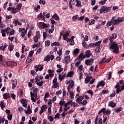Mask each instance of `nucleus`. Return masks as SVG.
I'll return each mask as SVG.
<instances>
[{
    "label": "nucleus",
    "mask_w": 124,
    "mask_h": 124,
    "mask_svg": "<svg viewBox=\"0 0 124 124\" xmlns=\"http://www.w3.org/2000/svg\"><path fill=\"white\" fill-rule=\"evenodd\" d=\"M1 33H2V36L4 37L6 36V34L8 35H13L15 33V30L14 29L11 30L9 27H7L6 29L0 30Z\"/></svg>",
    "instance_id": "f257e3e1"
},
{
    "label": "nucleus",
    "mask_w": 124,
    "mask_h": 124,
    "mask_svg": "<svg viewBox=\"0 0 124 124\" xmlns=\"http://www.w3.org/2000/svg\"><path fill=\"white\" fill-rule=\"evenodd\" d=\"M110 45L108 47L109 49H112L113 50H112V53H114V54H119V45L115 42L111 43L110 42Z\"/></svg>",
    "instance_id": "f03ea898"
},
{
    "label": "nucleus",
    "mask_w": 124,
    "mask_h": 124,
    "mask_svg": "<svg viewBox=\"0 0 124 124\" xmlns=\"http://www.w3.org/2000/svg\"><path fill=\"white\" fill-rule=\"evenodd\" d=\"M37 91H38V89L35 88L33 89V93L31 92V99L32 102H35L36 100H37Z\"/></svg>",
    "instance_id": "7ed1b4c3"
},
{
    "label": "nucleus",
    "mask_w": 124,
    "mask_h": 124,
    "mask_svg": "<svg viewBox=\"0 0 124 124\" xmlns=\"http://www.w3.org/2000/svg\"><path fill=\"white\" fill-rule=\"evenodd\" d=\"M115 18H116L115 16H113L111 18L113 26H117L119 23L124 22V19L121 17H118L117 19H115Z\"/></svg>",
    "instance_id": "20e7f679"
},
{
    "label": "nucleus",
    "mask_w": 124,
    "mask_h": 124,
    "mask_svg": "<svg viewBox=\"0 0 124 124\" xmlns=\"http://www.w3.org/2000/svg\"><path fill=\"white\" fill-rule=\"evenodd\" d=\"M114 88L115 89H116V93H121L122 91H124V84H123L121 89V86L120 85V83L119 82H117Z\"/></svg>",
    "instance_id": "39448f33"
},
{
    "label": "nucleus",
    "mask_w": 124,
    "mask_h": 124,
    "mask_svg": "<svg viewBox=\"0 0 124 124\" xmlns=\"http://www.w3.org/2000/svg\"><path fill=\"white\" fill-rule=\"evenodd\" d=\"M111 8L112 7H106L103 6L100 9V13H101V14H102L103 12H104L105 13H107V12H109L110 10H111Z\"/></svg>",
    "instance_id": "423d86ee"
},
{
    "label": "nucleus",
    "mask_w": 124,
    "mask_h": 124,
    "mask_svg": "<svg viewBox=\"0 0 124 124\" xmlns=\"http://www.w3.org/2000/svg\"><path fill=\"white\" fill-rule=\"evenodd\" d=\"M101 113H103L104 115H110L111 114V110L110 109L106 110V108H103L98 112V114L99 115Z\"/></svg>",
    "instance_id": "0eeeda50"
},
{
    "label": "nucleus",
    "mask_w": 124,
    "mask_h": 124,
    "mask_svg": "<svg viewBox=\"0 0 124 124\" xmlns=\"http://www.w3.org/2000/svg\"><path fill=\"white\" fill-rule=\"evenodd\" d=\"M40 32L39 31H36V35L33 38V40H34V42L35 43H37V42H38V39L40 38Z\"/></svg>",
    "instance_id": "6e6552de"
},
{
    "label": "nucleus",
    "mask_w": 124,
    "mask_h": 124,
    "mask_svg": "<svg viewBox=\"0 0 124 124\" xmlns=\"http://www.w3.org/2000/svg\"><path fill=\"white\" fill-rule=\"evenodd\" d=\"M63 37L62 39L67 41V42H69L70 40L69 38H68V36H69V32L68 31H66L64 34H62Z\"/></svg>",
    "instance_id": "1a4fd4ad"
},
{
    "label": "nucleus",
    "mask_w": 124,
    "mask_h": 124,
    "mask_svg": "<svg viewBox=\"0 0 124 124\" xmlns=\"http://www.w3.org/2000/svg\"><path fill=\"white\" fill-rule=\"evenodd\" d=\"M19 32H21V35L24 37L27 33V30L25 28H19L18 30Z\"/></svg>",
    "instance_id": "9d476101"
},
{
    "label": "nucleus",
    "mask_w": 124,
    "mask_h": 124,
    "mask_svg": "<svg viewBox=\"0 0 124 124\" xmlns=\"http://www.w3.org/2000/svg\"><path fill=\"white\" fill-rule=\"evenodd\" d=\"M76 2V6L77 7H81L82 6L81 2L79 0H73L72 4H75Z\"/></svg>",
    "instance_id": "9b49d317"
},
{
    "label": "nucleus",
    "mask_w": 124,
    "mask_h": 124,
    "mask_svg": "<svg viewBox=\"0 0 124 124\" xmlns=\"http://www.w3.org/2000/svg\"><path fill=\"white\" fill-rule=\"evenodd\" d=\"M7 10L8 11H12V13L16 14L18 12V10L16 8H13V7H8L7 9Z\"/></svg>",
    "instance_id": "f8f14e48"
},
{
    "label": "nucleus",
    "mask_w": 124,
    "mask_h": 124,
    "mask_svg": "<svg viewBox=\"0 0 124 124\" xmlns=\"http://www.w3.org/2000/svg\"><path fill=\"white\" fill-rule=\"evenodd\" d=\"M93 63V59H89L85 61V63L86 65H92Z\"/></svg>",
    "instance_id": "ddd939ff"
},
{
    "label": "nucleus",
    "mask_w": 124,
    "mask_h": 124,
    "mask_svg": "<svg viewBox=\"0 0 124 124\" xmlns=\"http://www.w3.org/2000/svg\"><path fill=\"white\" fill-rule=\"evenodd\" d=\"M34 67L36 68L35 71L37 72V71H42L43 70V69L44 67L43 66H41V65H37L34 66Z\"/></svg>",
    "instance_id": "4468645a"
},
{
    "label": "nucleus",
    "mask_w": 124,
    "mask_h": 124,
    "mask_svg": "<svg viewBox=\"0 0 124 124\" xmlns=\"http://www.w3.org/2000/svg\"><path fill=\"white\" fill-rule=\"evenodd\" d=\"M47 108H48V107L46 105H43L41 108V111L40 112V115H42L43 113H44L46 110H47Z\"/></svg>",
    "instance_id": "2eb2a0df"
},
{
    "label": "nucleus",
    "mask_w": 124,
    "mask_h": 124,
    "mask_svg": "<svg viewBox=\"0 0 124 124\" xmlns=\"http://www.w3.org/2000/svg\"><path fill=\"white\" fill-rule=\"evenodd\" d=\"M84 99V96H79L76 99V102L78 104H82V100Z\"/></svg>",
    "instance_id": "dca6fc26"
},
{
    "label": "nucleus",
    "mask_w": 124,
    "mask_h": 124,
    "mask_svg": "<svg viewBox=\"0 0 124 124\" xmlns=\"http://www.w3.org/2000/svg\"><path fill=\"white\" fill-rule=\"evenodd\" d=\"M64 62H65V63H66V64H67V63L70 62V56L67 55L65 56L64 58Z\"/></svg>",
    "instance_id": "f3484780"
},
{
    "label": "nucleus",
    "mask_w": 124,
    "mask_h": 124,
    "mask_svg": "<svg viewBox=\"0 0 124 124\" xmlns=\"http://www.w3.org/2000/svg\"><path fill=\"white\" fill-rule=\"evenodd\" d=\"M57 67L58 69L56 70V72L58 73H61V72H62V70H63V68H62V65L61 64H57Z\"/></svg>",
    "instance_id": "a211bd4d"
},
{
    "label": "nucleus",
    "mask_w": 124,
    "mask_h": 124,
    "mask_svg": "<svg viewBox=\"0 0 124 124\" xmlns=\"http://www.w3.org/2000/svg\"><path fill=\"white\" fill-rule=\"evenodd\" d=\"M12 89L13 90H14L16 88V86H17V80L16 79L12 80Z\"/></svg>",
    "instance_id": "6ab92c4d"
},
{
    "label": "nucleus",
    "mask_w": 124,
    "mask_h": 124,
    "mask_svg": "<svg viewBox=\"0 0 124 124\" xmlns=\"http://www.w3.org/2000/svg\"><path fill=\"white\" fill-rule=\"evenodd\" d=\"M117 38V34L116 33H113L111 37H109V41L110 43L113 42V39H115Z\"/></svg>",
    "instance_id": "aec40b11"
},
{
    "label": "nucleus",
    "mask_w": 124,
    "mask_h": 124,
    "mask_svg": "<svg viewBox=\"0 0 124 124\" xmlns=\"http://www.w3.org/2000/svg\"><path fill=\"white\" fill-rule=\"evenodd\" d=\"M13 24L15 27H17V26H21L22 25V23L18 21V20L16 19H14L13 21Z\"/></svg>",
    "instance_id": "412c9836"
},
{
    "label": "nucleus",
    "mask_w": 124,
    "mask_h": 124,
    "mask_svg": "<svg viewBox=\"0 0 124 124\" xmlns=\"http://www.w3.org/2000/svg\"><path fill=\"white\" fill-rule=\"evenodd\" d=\"M69 84V87L70 88H73L74 86V81H73V80L71 79L69 81H68L66 84L67 85Z\"/></svg>",
    "instance_id": "4be33fe9"
},
{
    "label": "nucleus",
    "mask_w": 124,
    "mask_h": 124,
    "mask_svg": "<svg viewBox=\"0 0 124 124\" xmlns=\"http://www.w3.org/2000/svg\"><path fill=\"white\" fill-rule=\"evenodd\" d=\"M92 79H93V77L92 76L87 77L85 79V84H89L90 81H91Z\"/></svg>",
    "instance_id": "5701e85b"
},
{
    "label": "nucleus",
    "mask_w": 124,
    "mask_h": 124,
    "mask_svg": "<svg viewBox=\"0 0 124 124\" xmlns=\"http://www.w3.org/2000/svg\"><path fill=\"white\" fill-rule=\"evenodd\" d=\"M39 28L40 29H45V28H48V26L47 25V24L41 22L40 23Z\"/></svg>",
    "instance_id": "b1692460"
},
{
    "label": "nucleus",
    "mask_w": 124,
    "mask_h": 124,
    "mask_svg": "<svg viewBox=\"0 0 124 124\" xmlns=\"http://www.w3.org/2000/svg\"><path fill=\"white\" fill-rule=\"evenodd\" d=\"M108 107H111V108H114L116 107V104L113 102V101L108 102Z\"/></svg>",
    "instance_id": "393cba45"
},
{
    "label": "nucleus",
    "mask_w": 124,
    "mask_h": 124,
    "mask_svg": "<svg viewBox=\"0 0 124 124\" xmlns=\"http://www.w3.org/2000/svg\"><path fill=\"white\" fill-rule=\"evenodd\" d=\"M47 72L50 77H51V78H52V77H54V70L49 69L48 70Z\"/></svg>",
    "instance_id": "a878e982"
},
{
    "label": "nucleus",
    "mask_w": 124,
    "mask_h": 124,
    "mask_svg": "<svg viewBox=\"0 0 124 124\" xmlns=\"http://www.w3.org/2000/svg\"><path fill=\"white\" fill-rule=\"evenodd\" d=\"M67 75L66 74V73H65L62 76V75L60 74L59 77V80H60V81H62V80H63V79H64V78H65V77L67 76Z\"/></svg>",
    "instance_id": "bb28decb"
},
{
    "label": "nucleus",
    "mask_w": 124,
    "mask_h": 124,
    "mask_svg": "<svg viewBox=\"0 0 124 124\" xmlns=\"http://www.w3.org/2000/svg\"><path fill=\"white\" fill-rule=\"evenodd\" d=\"M92 55V53H91V51L90 50H86L85 52V57H87V58H90Z\"/></svg>",
    "instance_id": "cd10ccee"
},
{
    "label": "nucleus",
    "mask_w": 124,
    "mask_h": 124,
    "mask_svg": "<svg viewBox=\"0 0 124 124\" xmlns=\"http://www.w3.org/2000/svg\"><path fill=\"white\" fill-rule=\"evenodd\" d=\"M105 85V82H104L103 81H102L97 85L96 88L98 89L99 87H104Z\"/></svg>",
    "instance_id": "c85d7f7f"
},
{
    "label": "nucleus",
    "mask_w": 124,
    "mask_h": 124,
    "mask_svg": "<svg viewBox=\"0 0 124 124\" xmlns=\"http://www.w3.org/2000/svg\"><path fill=\"white\" fill-rule=\"evenodd\" d=\"M85 55H84L83 53H81L78 56V60L81 62V61H83L85 59Z\"/></svg>",
    "instance_id": "c756f323"
},
{
    "label": "nucleus",
    "mask_w": 124,
    "mask_h": 124,
    "mask_svg": "<svg viewBox=\"0 0 124 124\" xmlns=\"http://www.w3.org/2000/svg\"><path fill=\"white\" fill-rule=\"evenodd\" d=\"M3 97L4 99H7V98L10 97V95L9 93H5L3 94Z\"/></svg>",
    "instance_id": "7c9ffc66"
},
{
    "label": "nucleus",
    "mask_w": 124,
    "mask_h": 124,
    "mask_svg": "<svg viewBox=\"0 0 124 124\" xmlns=\"http://www.w3.org/2000/svg\"><path fill=\"white\" fill-rule=\"evenodd\" d=\"M53 86H52V88L53 89H59L60 86H59V83L56 82L55 83H53Z\"/></svg>",
    "instance_id": "2f4dec72"
},
{
    "label": "nucleus",
    "mask_w": 124,
    "mask_h": 124,
    "mask_svg": "<svg viewBox=\"0 0 124 124\" xmlns=\"http://www.w3.org/2000/svg\"><path fill=\"white\" fill-rule=\"evenodd\" d=\"M73 75H74V72L72 71L67 73V77H73Z\"/></svg>",
    "instance_id": "473e14b6"
},
{
    "label": "nucleus",
    "mask_w": 124,
    "mask_h": 124,
    "mask_svg": "<svg viewBox=\"0 0 124 124\" xmlns=\"http://www.w3.org/2000/svg\"><path fill=\"white\" fill-rule=\"evenodd\" d=\"M52 18L56 20V21H59V20H60V17H59V16L57 15V14H54L52 16Z\"/></svg>",
    "instance_id": "72a5a7b5"
},
{
    "label": "nucleus",
    "mask_w": 124,
    "mask_h": 124,
    "mask_svg": "<svg viewBox=\"0 0 124 124\" xmlns=\"http://www.w3.org/2000/svg\"><path fill=\"white\" fill-rule=\"evenodd\" d=\"M113 25V21L112 19L107 23V27H110Z\"/></svg>",
    "instance_id": "f704fd0d"
},
{
    "label": "nucleus",
    "mask_w": 124,
    "mask_h": 124,
    "mask_svg": "<svg viewBox=\"0 0 124 124\" xmlns=\"http://www.w3.org/2000/svg\"><path fill=\"white\" fill-rule=\"evenodd\" d=\"M44 62H50V55H47L44 59Z\"/></svg>",
    "instance_id": "c9c22d12"
},
{
    "label": "nucleus",
    "mask_w": 124,
    "mask_h": 124,
    "mask_svg": "<svg viewBox=\"0 0 124 124\" xmlns=\"http://www.w3.org/2000/svg\"><path fill=\"white\" fill-rule=\"evenodd\" d=\"M21 8H22V3H19L16 6V9L17 11H20L21 10Z\"/></svg>",
    "instance_id": "e433bc0d"
},
{
    "label": "nucleus",
    "mask_w": 124,
    "mask_h": 124,
    "mask_svg": "<svg viewBox=\"0 0 124 124\" xmlns=\"http://www.w3.org/2000/svg\"><path fill=\"white\" fill-rule=\"evenodd\" d=\"M9 51H13V49H14V46L13 45L11 44L8 46Z\"/></svg>",
    "instance_id": "4c0bfd02"
},
{
    "label": "nucleus",
    "mask_w": 124,
    "mask_h": 124,
    "mask_svg": "<svg viewBox=\"0 0 124 124\" xmlns=\"http://www.w3.org/2000/svg\"><path fill=\"white\" fill-rule=\"evenodd\" d=\"M10 62V64L13 65V66H17V62H8L7 63Z\"/></svg>",
    "instance_id": "58836bf2"
},
{
    "label": "nucleus",
    "mask_w": 124,
    "mask_h": 124,
    "mask_svg": "<svg viewBox=\"0 0 124 124\" xmlns=\"http://www.w3.org/2000/svg\"><path fill=\"white\" fill-rule=\"evenodd\" d=\"M24 111L26 113V114H29V115H31V114L32 113L31 109H29L27 110L25 109Z\"/></svg>",
    "instance_id": "ea45409f"
},
{
    "label": "nucleus",
    "mask_w": 124,
    "mask_h": 124,
    "mask_svg": "<svg viewBox=\"0 0 124 124\" xmlns=\"http://www.w3.org/2000/svg\"><path fill=\"white\" fill-rule=\"evenodd\" d=\"M95 23V20L94 19H92L90 21L89 23V26H92V25H93Z\"/></svg>",
    "instance_id": "a19ab883"
},
{
    "label": "nucleus",
    "mask_w": 124,
    "mask_h": 124,
    "mask_svg": "<svg viewBox=\"0 0 124 124\" xmlns=\"http://www.w3.org/2000/svg\"><path fill=\"white\" fill-rule=\"evenodd\" d=\"M87 104L88 101L86 99L83 100V101L81 102V104H82V105H83L84 106L87 105Z\"/></svg>",
    "instance_id": "79ce46f5"
},
{
    "label": "nucleus",
    "mask_w": 124,
    "mask_h": 124,
    "mask_svg": "<svg viewBox=\"0 0 124 124\" xmlns=\"http://www.w3.org/2000/svg\"><path fill=\"white\" fill-rule=\"evenodd\" d=\"M51 46H60V43L58 42H55L51 44Z\"/></svg>",
    "instance_id": "37998d69"
},
{
    "label": "nucleus",
    "mask_w": 124,
    "mask_h": 124,
    "mask_svg": "<svg viewBox=\"0 0 124 124\" xmlns=\"http://www.w3.org/2000/svg\"><path fill=\"white\" fill-rule=\"evenodd\" d=\"M47 119L49 121V122H53V121H54V117L52 116H48Z\"/></svg>",
    "instance_id": "c03bdc74"
},
{
    "label": "nucleus",
    "mask_w": 124,
    "mask_h": 124,
    "mask_svg": "<svg viewBox=\"0 0 124 124\" xmlns=\"http://www.w3.org/2000/svg\"><path fill=\"white\" fill-rule=\"evenodd\" d=\"M42 17H43L42 13H40V14H39L37 16L38 20H41V19H42Z\"/></svg>",
    "instance_id": "a18cd8bd"
},
{
    "label": "nucleus",
    "mask_w": 124,
    "mask_h": 124,
    "mask_svg": "<svg viewBox=\"0 0 124 124\" xmlns=\"http://www.w3.org/2000/svg\"><path fill=\"white\" fill-rule=\"evenodd\" d=\"M106 58H103L102 61L99 62L100 64H102V63H104V62L106 63Z\"/></svg>",
    "instance_id": "49530a36"
},
{
    "label": "nucleus",
    "mask_w": 124,
    "mask_h": 124,
    "mask_svg": "<svg viewBox=\"0 0 124 124\" xmlns=\"http://www.w3.org/2000/svg\"><path fill=\"white\" fill-rule=\"evenodd\" d=\"M106 1H107V0H101L99 3L101 4V5H103L106 3Z\"/></svg>",
    "instance_id": "de8ad7c7"
},
{
    "label": "nucleus",
    "mask_w": 124,
    "mask_h": 124,
    "mask_svg": "<svg viewBox=\"0 0 124 124\" xmlns=\"http://www.w3.org/2000/svg\"><path fill=\"white\" fill-rule=\"evenodd\" d=\"M45 43L46 46L47 47H49V46H50V41L49 40L46 41Z\"/></svg>",
    "instance_id": "09e8293b"
},
{
    "label": "nucleus",
    "mask_w": 124,
    "mask_h": 124,
    "mask_svg": "<svg viewBox=\"0 0 124 124\" xmlns=\"http://www.w3.org/2000/svg\"><path fill=\"white\" fill-rule=\"evenodd\" d=\"M122 110H123V108L120 107L118 108H116L115 109V112H116L117 113H119V112H121V111H122Z\"/></svg>",
    "instance_id": "8fccbe9b"
},
{
    "label": "nucleus",
    "mask_w": 124,
    "mask_h": 124,
    "mask_svg": "<svg viewBox=\"0 0 124 124\" xmlns=\"http://www.w3.org/2000/svg\"><path fill=\"white\" fill-rule=\"evenodd\" d=\"M5 121V118H1V117H0V124H3L4 123V121Z\"/></svg>",
    "instance_id": "3c124183"
},
{
    "label": "nucleus",
    "mask_w": 124,
    "mask_h": 124,
    "mask_svg": "<svg viewBox=\"0 0 124 124\" xmlns=\"http://www.w3.org/2000/svg\"><path fill=\"white\" fill-rule=\"evenodd\" d=\"M101 42H102V41H99L95 43H94V46H99V45H100V44H101Z\"/></svg>",
    "instance_id": "603ef678"
},
{
    "label": "nucleus",
    "mask_w": 124,
    "mask_h": 124,
    "mask_svg": "<svg viewBox=\"0 0 124 124\" xmlns=\"http://www.w3.org/2000/svg\"><path fill=\"white\" fill-rule=\"evenodd\" d=\"M36 83L39 86V87H41L43 85V81H41L40 82H37Z\"/></svg>",
    "instance_id": "864d4df0"
},
{
    "label": "nucleus",
    "mask_w": 124,
    "mask_h": 124,
    "mask_svg": "<svg viewBox=\"0 0 124 124\" xmlns=\"http://www.w3.org/2000/svg\"><path fill=\"white\" fill-rule=\"evenodd\" d=\"M65 103V102L63 100H61L59 102V105L61 106V107H62V106Z\"/></svg>",
    "instance_id": "5fc2aeb1"
},
{
    "label": "nucleus",
    "mask_w": 124,
    "mask_h": 124,
    "mask_svg": "<svg viewBox=\"0 0 124 124\" xmlns=\"http://www.w3.org/2000/svg\"><path fill=\"white\" fill-rule=\"evenodd\" d=\"M31 57H29L27 58V60H26V62L27 63H30V62H31V61H32V59L31 58H30Z\"/></svg>",
    "instance_id": "6e6d98bb"
},
{
    "label": "nucleus",
    "mask_w": 124,
    "mask_h": 124,
    "mask_svg": "<svg viewBox=\"0 0 124 124\" xmlns=\"http://www.w3.org/2000/svg\"><path fill=\"white\" fill-rule=\"evenodd\" d=\"M0 106L2 109L5 108V106L4 105V103H3V102H0Z\"/></svg>",
    "instance_id": "4d7b16f0"
},
{
    "label": "nucleus",
    "mask_w": 124,
    "mask_h": 124,
    "mask_svg": "<svg viewBox=\"0 0 124 124\" xmlns=\"http://www.w3.org/2000/svg\"><path fill=\"white\" fill-rule=\"evenodd\" d=\"M78 53H79V49L76 48L74 51V54H75V55H77V54H78Z\"/></svg>",
    "instance_id": "13d9d810"
},
{
    "label": "nucleus",
    "mask_w": 124,
    "mask_h": 124,
    "mask_svg": "<svg viewBox=\"0 0 124 124\" xmlns=\"http://www.w3.org/2000/svg\"><path fill=\"white\" fill-rule=\"evenodd\" d=\"M57 54L59 56H62V50L60 49L58 51H57Z\"/></svg>",
    "instance_id": "bf43d9fd"
},
{
    "label": "nucleus",
    "mask_w": 124,
    "mask_h": 124,
    "mask_svg": "<svg viewBox=\"0 0 124 124\" xmlns=\"http://www.w3.org/2000/svg\"><path fill=\"white\" fill-rule=\"evenodd\" d=\"M70 95L71 99L74 98V93L73 92H71L70 93Z\"/></svg>",
    "instance_id": "052dcab7"
},
{
    "label": "nucleus",
    "mask_w": 124,
    "mask_h": 124,
    "mask_svg": "<svg viewBox=\"0 0 124 124\" xmlns=\"http://www.w3.org/2000/svg\"><path fill=\"white\" fill-rule=\"evenodd\" d=\"M79 64H81V61L79 60L77 62L75 63V66L77 67L79 65Z\"/></svg>",
    "instance_id": "680f3d73"
},
{
    "label": "nucleus",
    "mask_w": 124,
    "mask_h": 124,
    "mask_svg": "<svg viewBox=\"0 0 124 124\" xmlns=\"http://www.w3.org/2000/svg\"><path fill=\"white\" fill-rule=\"evenodd\" d=\"M21 102L22 104H26V103H27V100L25 99H22L21 100Z\"/></svg>",
    "instance_id": "e2e57ef3"
},
{
    "label": "nucleus",
    "mask_w": 124,
    "mask_h": 124,
    "mask_svg": "<svg viewBox=\"0 0 124 124\" xmlns=\"http://www.w3.org/2000/svg\"><path fill=\"white\" fill-rule=\"evenodd\" d=\"M83 65L81 64L78 67V70L80 71H82L83 70Z\"/></svg>",
    "instance_id": "0e129e2a"
},
{
    "label": "nucleus",
    "mask_w": 124,
    "mask_h": 124,
    "mask_svg": "<svg viewBox=\"0 0 124 124\" xmlns=\"http://www.w3.org/2000/svg\"><path fill=\"white\" fill-rule=\"evenodd\" d=\"M32 55H33V51H31L29 53V58H31L32 57Z\"/></svg>",
    "instance_id": "69168bd1"
},
{
    "label": "nucleus",
    "mask_w": 124,
    "mask_h": 124,
    "mask_svg": "<svg viewBox=\"0 0 124 124\" xmlns=\"http://www.w3.org/2000/svg\"><path fill=\"white\" fill-rule=\"evenodd\" d=\"M7 118L10 121H11V120H12V114H9V115H8Z\"/></svg>",
    "instance_id": "338daca9"
},
{
    "label": "nucleus",
    "mask_w": 124,
    "mask_h": 124,
    "mask_svg": "<svg viewBox=\"0 0 124 124\" xmlns=\"http://www.w3.org/2000/svg\"><path fill=\"white\" fill-rule=\"evenodd\" d=\"M79 123L80 122L77 119H74V124H79Z\"/></svg>",
    "instance_id": "774afa93"
}]
</instances>
